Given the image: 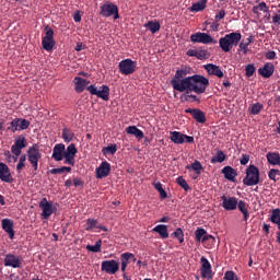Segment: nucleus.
<instances>
[{
    "label": "nucleus",
    "mask_w": 280,
    "mask_h": 280,
    "mask_svg": "<svg viewBox=\"0 0 280 280\" xmlns=\"http://www.w3.org/2000/svg\"><path fill=\"white\" fill-rule=\"evenodd\" d=\"M100 15L104 19L113 16L114 21H117V19H119V8L117 4L107 1L104 4H101Z\"/></svg>",
    "instance_id": "4"
},
{
    "label": "nucleus",
    "mask_w": 280,
    "mask_h": 280,
    "mask_svg": "<svg viewBox=\"0 0 280 280\" xmlns=\"http://www.w3.org/2000/svg\"><path fill=\"white\" fill-rule=\"evenodd\" d=\"M226 16V12L224 10H221L219 14L215 15V21H222Z\"/></svg>",
    "instance_id": "64"
},
{
    "label": "nucleus",
    "mask_w": 280,
    "mask_h": 280,
    "mask_svg": "<svg viewBox=\"0 0 280 280\" xmlns=\"http://www.w3.org/2000/svg\"><path fill=\"white\" fill-rule=\"evenodd\" d=\"M190 42L191 43H201L202 45H211L215 44V39L211 37L208 33H195L190 35Z\"/></svg>",
    "instance_id": "11"
},
{
    "label": "nucleus",
    "mask_w": 280,
    "mask_h": 280,
    "mask_svg": "<svg viewBox=\"0 0 280 280\" xmlns=\"http://www.w3.org/2000/svg\"><path fill=\"white\" fill-rule=\"evenodd\" d=\"M93 229H100L101 231H104L105 233H106V231H108V229L106 226H102V225L97 226L96 219H88L85 231H93Z\"/></svg>",
    "instance_id": "30"
},
{
    "label": "nucleus",
    "mask_w": 280,
    "mask_h": 280,
    "mask_svg": "<svg viewBox=\"0 0 280 280\" xmlns=\"http://www.w3.org/2000/svg\"><path fill=\"white\" fill-rule=\"evenodd\" d=\"M172 235L173 237L178 240L179 244H183V242H185V233L183 232V229H176L175 232L172 233Z\"/></svg>",
    "instance_id": "49"
},
{
    "label": "nucleus",
    "mask_w": 280,
    "mask_h": 280,
    "mask_svg": "<svg viewBox=\"0 0 280 280\" xmlns=\"http://www.w3.org/2000/svg\"><path fill=\"white\" fill-rule=\"evenodd\" d=\"M42 45L45 51H52L54 47H56V39H42Z\"/></svg>",
    "instance_id": "37"
},
{
    "label": "nucleus",
    "mask_w": 280,
    "mask_h": 280,
    "mask_svg": "<svg viewBox=\"0 0 280 280\" xmlns=\"http://www.w3.org/2000/svg\"><path fill=\"white\" fill-rule=\"evenodd\" d=\"M2 231L9 235L10 240H14V221L11 219H2L1 221Z\"/></svg>",
    "instance_id": "18"
},
{
    "label": "nucleus",
    "mask_w": 280,
    "mask_h": 280,
    "mask_svg": "<svg viewBox=\"0 0 280 280\" xmlns=\"http://www.w3.org/2000/svg\"><path fill=\"white\" fill-rule=\"evenodd\" d=\"M211 58V54L209 52V50L200 47V48H197V59L198 60H207Z\"/></svg>",
    "instance_id": "40"
},
{
    "label": "nucleus",
    "mask_w": 280,
    "mask_h": 280,
    "mask_svg": "<svg viewBox=\"0 0 280 280\" xmlns=\"http://www.w3.org/2000/svg\"><path fill=\"white\" fill-rule=\"evenodd\" d=\"M248 161H250V155L242 154V158L240 160L241 165H248Z\"/></svg>",
    "instance_id": "59"
},
{
    "label": "nucleus",
    "mask_w": 280,
    "mask_h": 280,
    "mask_svg": "<svg viewBox=\"0 0 280 280\" xmlns=\"http://www.w3.org/2000/svg\"><path fill=\"white\" fill-rule=\"evenodd\" d=\"M224 161H226V154H224V151L219 150L214 156L211 158L210 162L212 164L215 163H224Z\"/></svg>",
    "instance_id": "35"
},
{
    "label": "nucleus",
    "mask_w": 280,
    "mask_h": 280,
    "mask_svg": "<svg viewBox=\"0 0 280 280\" xmlns=\"http://www.w3.org/2000/svg\"><path fill=\"white\" fill-rule=\"evenodd\" d=\"M65 159V165H75V158H71L69 155H63Z\"/></svg>",
    "instance_id": "58"
},
{
    "label": "nucleus",
    "mask_w": 280,
    "mask_h": 280,
    "mask_svg": "<svg viewBox=\"0 0 280 280\" xmlns=\"http://www.w3.org/2000/svg\"><path fill=\"white\" fill-rule=\"evenodd\" d=\"M257 10H259L260 12H268V5L266 4V2H260L258 5L253 8L254 14H257Z\"/></svg>",
    "instance_id": "53"
},
{
    "label": "nucleus",
    "mask_w": 280,
    "mask_h": 280,
    "mask_svg": "<svg viewBox=\"0 0 280 280\" xmlns=\"http://www.w3.org/2000/svg\"><path fill=\"white\" fill-rule=\"evenodd\" d=\"M103 154H115L117 152V144H112L103 148Z\"/></svg>",
    "instance_id": "52"
},
{
    "label": "nucleus",
    "mask_w": 280,
    "mask_h": 280,
    "mask_svg": "<svg viewBox=\"0 0 280 280\" xmlns=\"http://www.w3.org/2000/svg\"><path fill=\"white\" fill-rule=\"evenodd\" d=\"M207 8V1L196 2L190 7V12H202Z\"/></svg>",
    "instance_id": "44"
},
{
    "label": "nucleus",
    "mask_w": 280,
    "mask_h": 280,
    "mask_svg": "<svg viewBox=\"0 0 280 280\" xmlns=\"http://www.w3.org/2000/svg\"><path fill=\"white\" fill-rule=\"evenodd\" d=\"M268 176H269L270 180H273V183H277V176H280V171L277 168H271L268 172Z\"/></svg>",
    "instance_id": "54"
},
{
    "label": "nucleus",
    "mask_w": 280,
    "mask_h": 280,
    "mask_svg": "<svg viewBox=\"0 0 280 280\" xmlns=\"http://www.w3.org/2000/svg\"><path fill=\"white\" fill-rule=\"evenodd\" d=\"M255 71H256V68H255V65L253 63H249L245 67V74L247 78H253V75H255Z\"/></svg>",
    "instance_id": "51"
},
{
    "label": "nucleus",
    "mask_w": 280,
    "mask_h": 280,
    "mask_svg": "<svg viewBox=\"0 0 280 280\" xmlns=\"http://www.w3.org/2000/svg\"><path fill=\"white\" fill-rule=\"evenodd\" d=\"M200 264H201V277L202 279H211V262H209V259H207V257L202 256L200 258Z\"/></svg>",
    "instance_id": "16"
},
{
    "label": "nucleus",
    "mask_w": 280,
    "mask_h": 280,
    "mask_svg": "<svg viewBox=\"0 0 280 280\" xmlns=\"http://www.w3.org/2000/svg\"><path fill=\"white\" fill-rule=\"evenodd\" d=\"M265 57L267 60H275V58H277V52H275V50H270L266 52Z\"/></svg>",
    "instance_id": "60"
},
{
    "label": "nucleus",
    "mask_w": 280,
    "mask_h": 280,
    "mask_svg": "<svg viewBox=\"0 0 280 280\" xmlns=\"http://www.w3.org/2000/svg\"><path fill=\"white\" fill-rule=\"evenodd\" d=\"M144 27L150 30L151 34H156L161 30V23L149 21L147 24H144Z\"/></svg>",
    "instance_id": "38"
},
{
    "label": "nucleus",
    "mask_w": 280,
    "mask_h": 280,
    "mask_svg": "<svg viewBox=\"0 0 280 280\" xmlns=\"http://www.w3.org/2000/svg\"><path fill=\"white\" fill-rule=\"evenodd\" d=\"M86 250L90 253H101L102 250V240L95 242V245H86Z\"/></svg>",
    "instance_id": "45"
},
{
    "label": "nucleus",
    "mask_w": 280,
    "mask_h": 280,
    "mask_svg": "<svg viewBox=\"0 0 280 280\" xmlns=\"http://www.w3.org/2000/svg\"><path fill=\"white\" fill-rule=\"evenodd\" d=\"M73 185H74V187H84V182L82 179H80L79 177H74Z\"/></svg>",
    "instance_id": "61"
},
{
    "label": "nucleus",
    "mask_w": 280,
    "mask_h": 280,
    "mask_svg": "<svg viewBox=\"0 0 280 280\" xmlns=\"http://www.w3.org/2000/svg\"><path fill=\"white\" fill-rule=\"evenodd\" d=\"M198 49H188L186 55L190 58H197Z\"/></svg>",
    "instance_id": "62"
},
{
    "label": "nucleus",
    "mask_w": 280,
    "mask_h": 280,
    "mask_svg": "<svg viewBox=\"0 0 280 280\" xmlns=\"http://www.w3.org/2000/svg\"><path fill=\"white\" fill-rule=\"evenodd\" d=\"M65 172H71V166H62L59 168H52L49 171V174H65Z\"/></svg>",
    "instance_id": "50"
},
{
    "label": "nucleus",
    "mask_w": 280,
    "mask_h": 280,
    "mask_svg": "<svg viewBox=\"0 0 280 280\" xmlns=\"http://www.w3.org/2000/svg\"><path fill=\"white\" fill-rule=\"evenodd\" d=\"M73 84L75 93H84V89L86 90V88L90 86L89 84H91V81L82 77H75L73 79Z\"/></svg>",
    "instance_id": "19"
},
{
    "label": "nucleus",
    "mask_w": 280,
    "mask_h": 280,
    "mask_svg": "<svg viewBox=\"0 0 280 280\" xmlns=\"http://www.w3.org/2000/svg\"><path fill=\"white\" fill-rule=\"evenodd\" d=\"M183 93L185 94H182L179 97L182 102H198V104H200V98H198L197 95L191 94V92H188L187 90H184Z\"/></svg>",
    "instance_id": "29"
},
{
    "label": "nucleus",
    "mask_w": 280,
    "mask_h": 280,
    "mask_svg": "<svg viewBox=\"0 0 280 280\" xmlns=\"http://www.w3.org/2000/svg\"><path fill=\"white\" fill-rule=\"evenodd\" d=\"M26 145H27V144L25 143V137L20 136V137L15 140L14 144L11 147V152H12V154H14L15 156H20L22 150H23L24 148H26Z\"/></svg>",
    "instance_id": "20"
},
{
    "label": "nucleus",
    "mask_w": 280,
    "mask_h": 280,
    "mask_svg": "<svg viewBox=\"0 0 280 280\" xmlns=\"http://www.w3.org/2000/svg\"><path fill=\"white\" fill-rule=\"evenodd\" d=\"M250 43H253V37H248L246 39H243L240 43V49L241 51H243V54L246 56V54H248V45H250Z\"/></svg>",
    "instance_id": "41"
},
{
    "label": "nucleus",
    "mask_w": 280,
    "mask_h": 280,
    "mask_svg": "<svg viewBox=\"0 0 280 280\" xmlns=\"http://www.w3.org/2000/svg\"><path fill=\"white\" fill-rule=\"evenodd\" d=\"M187 75H189V70H176L175 75L171 80V86L174 91H178V93L187 91L188 93H196V95H202V93H207L209 79L202 74H194L190 77Z\"/></svg>",
    "instance_id": "1"
},
{
    "label": "nucleus",
    "mask_w": 280,
    "mask_h": 280,
    "mask_svg": "<svg viewBox=\"0 0 280 280\" xmlns=\"http://www.w3.org/2000/svg\"><path fill=\"white\" fill-rule=\"evenodd\" d=\"M224 280H240L234 271H226L223 277Z\"/></svg>",
    "instance_id": "57"
},
{
    "label": "nucleus",
    "mask_w": 280,
    "mask_h": 280,
    "mask_svg": "<svg viewBox=\"0 0 280 280\" xmlns=\"http://www.w3.org/2000/svg\"><path fill=\"white\" fill-rule=\"evenodd\" d=\"M126 132H127V135H133V137H136V139H138L139 141H141V139H143V137H144L143 131H141V129L137 128V126L127 127Z\"/></svg>",
    "instance_id": "28"
},
{
    "label": "nucleus",
    "mask_w": 280,
    "mask_h": 280,
    "mask_svg": "<svg viewBox=\"0 0 280 280\" xmlns=\"http://www.w3.org/2000/svg\"><path fill=\"white\" fill-rule=\"evenodd\" d=\"M75 154H78V149L75 148L74 143H71L65 150V156H70L72 159H75Z\"/></svg>",
    "instance_id": "42"
},
{
    "label": "nucleus",
    "mask_w": 280,
    "mask_h": 280,
    "mask_svg": "<svg viewBox=\"0 0 280 280\" xmlns=\"http://www.w3.org/2000/svg\"><path fill=\"white\" fill-rule=\"evenodd\" d=\"M90 94L96 95L100 100L108 102L110 100V88L108 85H102L100 89L95 84H91L86 88Z\"/></svg>",
    "instance_id": "5"
},
{
    "label": "nucleus",
    "mask_w": 280,
    "mask_h": 280,
    "mask_svg": "<svg viewBox=\"0 0 280 280\" xmlns=\"http://www.w3.org/2000/svg\"><path fill=\"white\" fill-rule=\"evenodd\" d=\"M270 222L272 224H277V226H280V209L276 208L271 211V215L269 218Z\"/></svg>",
    "instance_id": "39"
},
{
    "label": "nucleus",
    "mask_w": 280,
    "mask_h": 280,
    "mask_svg": "<svg viewBox=\"0 0 280 280\" xmlns=\"http://www.w3.org/2000/svg\"><path fill=\"white\" fill-rule=\"evenodd\" d=\"M154 189H156V191H159L160 194V198L162 200H165V198H167V192L165 191V189H163V184L161 183H154L153 184Z\"/></svg>",
    "instance_id": "47"
},
{
    "label": "nucleus",
    "mask_w": 280,
    "mask_h": 280,
    "mask_svg": "<svg viewBox=\"0 0 280 280\" xmlns=\"http://www.w3.org/2000/svg\"><path fill=\"white\" fill-rule=\"evenodd\" d=\"M221 174H223L224 178L231 183H235V178H237V171L231 166L223 167Z\"/></svg>",
    "instance_id": "23"
},
{
    "label": "nucleus",
    "mask_w": 280,
    "mask_h": 280,
    "mask_svg": "<svg viewBox=\"0 0 280 280\" xmlns=\"http://www.w3.org/2000/svg\"><path fill=\"white\" fill-rule=\"evenodd\" d=\"M243 185L246 187H254L259 185V168L255 164H250L246 168V176L243 178Z\"/></svg>",
    "instance_id": "3"
},
{
    "label": "nucleus",
    "mask_w": 280,
    "mask_h": 280,
    "mask_svg": "<svg viewBox=\"0 0 280 280\" xmlns=\"http://www.w3.org/2000/svg\"><path fill=\"white\" fill-rule=\"evenodd\" d=\"M236 207H237L238 211H241V213H243V221L248 222V218H250V213L248 212V208H247L245 201L240 200L237 202Z\"/></svg>",
    "instance_id": "27"
},
{
    "label": "nucleus",
    "mask_w": 280,
    "mask_h": 280,
    "mask_svg": "<svg viewBox=\"0 0 280 280\" xmlns=\"http://www.w3.org/2000/svg\"><path fill=\"white\" fill-rule=\"evenodd\" d=\"M26 161H27V155L26 154H23L19 158V162L16 164L18 174H21L23 172V168L25 167Z\"/></svg>",
    "instance_id": "43"
},
{
    "label": "nucleus",
    "mask_w": 280,
    "mask_h": 280,
    "mask_svg": "<svg viewBox=\"0 0 280 280\" xmlns=\"http://www.w3.org/2000/svg\"><path fill=\"white\" fill-rule=\"evenodd\" d=\"M272 23H273V25H280V13L279 14H277V13L273 14Z\"/></svg>",
    "instance_id": "63"
},
{
    "label": "nucleus",
    "mask_w": 280,
    "mask_h": 280,
    "mask_svg": "<svg viewBox=\"0 0 280 280\" xmlns=\"http://www.w3.org/2000/svg\"><path fill=\"white\" fill-rule=\"evenodd\" d=\"M222 203L221 207L225 209V211H235L237 209V199L235 197H226L222 196L221 197Z\"/></svg>",
    "instance_id": "15"
},
{
    "label": "nucleus",
    "mask_w": 280,
    "mask_h": 280,
    "mask_svg": "<svg viewBox=\"0 0 280 280\" xmlns=\"http://www.w3.org/2000/svg\"><path fill=\"white\" fill-rule=\"evenodd\" d=\"M205 235H207V230L202 228H197V230L195 231L196 242H202V240L205 238Z\"/></svg>",
    "instance_id": "48"
},
{
    "label": "nucleus",
    "mask_w": 280,
    "mask_h": 280,
    "mask_svg": "<svg viewBox=\"0 0 280 280\" xmlns=\"http://www.w3.org/2000/svg\"><path fill=\"white\" fill-rule=\"evenodd\" d=\"M205 69L209 73V75H217V78H224V72H222V69H220V66L208 63L205 66Z\"/></svg>",
    "instance_id": "24"
},
{
    "label": "nucleus",
    "mask_w": 280,
    "mask_h": 280,
    "mask_svg": "<svg viewBox=\"0 0 280 280\" xmlns=\"http://www.w3.org/2000/svg\"><path fill=\"white\" fill-rule=\"evenodd\" d=\"M118 67L122 75H132L137 71V61L125 59L119 62Z\"/></svg>",
    "instance_id": "7"
},
{
    "label": "nucleus",
    "mask_w": 280,
    "mask_h": 280,
    "mask_svg": "<svg viewBox=\"0 0 280 280\" xmlns=\"http://www.w3.org/2000/svg\"><path fill=\"white\" fill-rule=\"evenodd\" d=\"M43 38L54 39V28H51L49 25L45 26V36Z\"/></svg>",
    "instance_id": "55"
},
{
    "label": "nucleus",
    "mask_w": 280,
    "mask_h": 280,
    "mask_svg": "<svg viewBox=\"0 0 280 280\" xmlns=\"http://www.w3.org/2000/svg\"><path fill=\"white\" fill-rule=\"evenodd\" d=\"M186 170H192V172L196 173L197 176H200V174H202L203 167L200 161L196 160L190 165H186Z\"/></svg>",
    "instance_id": "33"
},
{
    "label": "nucleus",
    "mask_w": 280,
    "mask_h": 280,
    "mask_svg": "<svg viewBox=\"0 0 280 280\" xmlns=\"http://www.w3.org/2000/svg\"><path fill=\"white\" fill-rule=\"evenodd\" d=\"M27 128H30V120L25 118H15L9 124L7 130L16 132L18 130H27Z\"/></svg>",
    "instance_id": "9"
},
{
    "label": "nucleus",
    "mask_w": 280,
    "mask_h": 280,
    "mask_svg": "<svg viewBox=\"0 0 280 280\" xmlns=\"http://www.w3.org/2000/svg\"><path fill=\"white\" fill-rule=\"evenodd\" d=\"M110 174V163L104 161L96 168V178H106Z\"/></svg>",
    "instance_id": "21"
},
{
    "label": "nucleus",
    "mask_w": 280,
    "mask_h": 280,
    "mask_svg": "<svg viewBox=\"0 0 280 280\" xmlns=\"http://www.w3.org/2000/svg\"><path fill=\"white\" fill-rule=\"evenodd\" d=\"M51 159H54V161H57V162H60V161H62V159H65V144L63 143H59L54 147Z\"/></svg>",
    "instance_id": "22"
},
{
    "label": "nucleus",
    "mask_w": 280,
    "mask_h": 280,
    "mask_svg": "<svg viewBox=\"0 0 280 280\" xmlns=\"http://www.w3.org/2000/svg\"><path fill=\"white\" fill-rule=\"evenodd\" d=\"M153 233H158L161 237V240H167L170 237V233L167 232V225L165 224H159L155 228H153Z\"/></svg>",
    "instance_id": "26"
},
{
    "label": "nucleus",
    "mask_w": 280,
    "mask_h": 280,
    "mask_svg": "<svg viewBox=\"0 0 280 280\" xmlns=\"http://www.w3.org/2000/svg\"><path fill=\"white\" fill-rule=\"evenodd\" d=\"M39 208L42 209L43 220H49L52 213L58 211V207L54 206L51 201H48L47 198H43L39 202Z\"/></svg>",
    "instance_id": "6"
},
{
    "label": "nucleus",
    "mask_w": 280,
    "mask_h": 280,
    "mask_svg": "<svg viewBox=\"0 0 280 280\" xmlns=\"http://www.w3.org/2000/svg\"><path fill=\"white\" fill-rule=\"evenodd\" d=\"M225 38L229 40L232 47L233 45L237 47V45H240V42L242 40V33L233 32V33L226 34Z\"/></svg>",
    "instance_id": "25"
},
{
    "label": "nucleus",
    "mask_w": 280,
    "mask_h": 280,
    "mask_svg": "<svg viewBox=\"0 0 280 280\" xmlns=\"http://www.w3.org/2000/svg\"><path fill=\"white\" fill-rule=\"evenodd\" d=\"M0 180L2 183H14L10 167L3 162H0Z\"/></svg>",
    "instance_id": "14"
},
{
    "label": "nucleus",
    "mask_w": 280,
    "mask_h": 280,
    "mask_svg": "<svg viewBox=\"0 0 280 280\" xmlns=\"http://www.w3.org/2000/svg\"><path fill=\"white\" fill-rule=\"evenodd\" d=\"M219 45H220L222 51H224L225 54H229V51H231V49H233V46L231 45V42H229L226 36L221 37L219 39Z\"/></svg>",
    "instance_id": "32"
},
{
    "label": "nucleus",
    "mask_w": 280,
    "mask_h": 280,
    "mask_svg": "<svg viewBox=\"0 0 280 280\" xmlns=\"http://www.w3.org/2000/svg\"><path fill=\"white\" fill-rule=\"evenodd\" d=\"M73 137H75V133L73 132V130L69 128L62 129V139L65 143H71V141H73Z\"/></svg>",
    "instance_id": "34"
},
{
    "label": "nucleus",
    "mask_w": 280,
    "mask_h": 280,
    "mask_svg": "<svg viewBox=\"0 0 280 280\" xmlns=\"http://www.w3.org/2000/svg\"><path fill=\"white\" fill-rule=\"evenodd\" d=\"M101 270L102 272H106V275H117V272H119V262L115 259L103 260Z\"/></svg>",
    "instance_id": "10"
},
{
    "label": "nucleus",
    "mask_w": 280,
    "mask_h": 280,
    "mask_svg": "<svg viewBox=\"0 0 280 280\" xmlns=\"http://www.w3.org/2000/svg\"><path fill=\"white\" fill-rule=\"evenodd\" d=\"M264 110L261 103H254L248 107L249 115H259Z\"/></svg>",
    "instance_id": "36"
},
{
    "label": "nucleus",
    "mask_w": 280,
    "mask_h": 280,
    "mask_svg": "<svg viewBox=\"0 0 280 280\" xmlns=\"http://www.w3.org/2000/svg\"><path fill=\"white\" fill-rule=\"evenodd\" d=\"M267 162L269 165H279L280 166V154L279 152H268L266 155Z\"/></svg>",
    "instance_id": "31"
},
{
    "label": "nucleus",
    "mask_w": 280,
    "mask_h": 280,
    "mask_svg": "<svg viewBox=\"0 0 280 280\" xmlns=\"http://www.w3.org/2000/svg\"><path fill=\"white\" fill-rule=\"evenodd\" d=\"M275 74V65L272 62H267L264 65L262 68L258 69V75L268 80V78H272Z\"/></svg>",
    "instance_id": "17"
},
{
    "label": "nucleus",
    "mask_w": 280,
    "mask_h": 280,
    "mask_svg": "<svg viewBox=\"0 0 280 280\" xmlns=\"http://www.w3.org/2000/svg\"><path fill=\"white\" fill-rule=\"evenodd\" d=\"M5 268H21L23 258L14 254H7L3 260Z\"/></svg>",
    "instance_id": "12"
},
{
    "label": "nucleus",
    "mask_w": 280,
    "mask_h": 280,
    "mask_svg": "<svg viewBox=\"0 0 280 280\" xmlns=\"http://www.w3.org/2000/svg\"><path fill=\"white\" fill-rule=\"evenodd\" d=\"M130 259H135V254L127 252L120 255V262L125 266H128V264L130 262Z\"/></svg>",
    "instance_id": "46"
},
{
    "label": "nucleus",
    "mask_w": 280,
    "mask_h": 280,
    "mask_svg": "<svg viewBox=\"0 0 280 280\" xmlns=\"http://www.w3.org/2000/svg\"><path fill=\"white\" fill-rule=\"evenodd\" d=\"M26 156L34 172H38V161L43 159V153H40V145L38 143H35L32 147H30L27 149Z\"/></svg>",
    "instance_id": "2"
},
{
    "label": "nucleus",
    "mask_w": 280,
    "mask_h": 280,
    "mask_svg": "<svg viewBox=\"0 0 280 280\" xmlns=\"http://www.w3.org/2000/svg\"><path fill=\"white\" fill-rule=\"evenodd\" d=\"M177 184L179 185V187H182L186 191H189V184H187V180H185V178L178 177L177 178Z\"/></svg>",
    "instance_id": "56"
},
{
    "label": "nucleus",
    "mask_w": 280,
    "mask_h": 280,
    "mask_svg": "<svg viewBox=\"0 0 280 280\" xmlns=\"http://www.w3.org/2000/svg\"><path fill=\"white\" fill-rule=\"evenodd\" d=\"M185 113L191 115L192 119H195L197 124H207V115H205V112H202V109L187 108L185 109Z\"/></svg>",
    "instance_id": "13"
},
{
    "label": "nucleus",
    "mask_w": 280,
    "mask_h": 280,
    "mask_svg": "<svg viewBox=\"0 0 280 280\" xmlns=\"http://www.w3.org/2000/svg\"><path fill=\"white\" fill-rule=\"evenodd\" d=\"M170 135H171L170 136L171 141L176 145H180L185 141L186 143H194V137L187 136L180 131H171Z\"/></svg>",
    "instance_id": "8"
}]
</instances>
